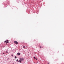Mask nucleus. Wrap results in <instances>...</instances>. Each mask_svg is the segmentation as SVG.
<instances>
[{
  "instance_id": "obj_1",
  "label": "nucleus",
  "mask_w": 64,
  "mask_h": 64,
  "mask_svg": "<svg viewBox=\"0 0 64 64\" xmlns=\"http://www.w3.org/2000/svg\"><path fill=\"white\" fill-rule=\"evenodd\" d=\"M23 60H24V58H21L20 59L19 62L20 63H21V61H23Z\"/></svg>"
},
{
  "instance_id": "obj_2",
  "label": "nucleus",
  "mask_w": 64,
  "mask_h": 64,
  "mask_svg": "<svg viewBox=\"0 0 64 64\" xmlns=\"http://www.w3.org/2000/svg\"><path fill=\"white\" fill-rule=\"evenodd\" d=\"M14 43H15L16 44V45H17L18 44V42H17L14 41Z\"/></svg>"
},
{
  "instance_id": "obj_3",
  "label": "nucleus",
  "mask_w": 64,
  "mask_h": 64,
  "mask_svg": "<svg viewBox=\"0 0 64 64\" xmlns=\"http://www.w3.org/2000/svg\"><path fill=\"white\" fill-rule=\"evenodd\" d=\"M17 54L18 55H20V53L18 52L17 53Z\"/></svg>"
},
{
  "instance_id": "obj_4",
  "label": "nucleus",
  "mask_w": 64,
  "mask_h": 64,
  "mask_svg": "<svg viewBox=\"0 0 64 64\" xmlns=\"http://www.w3.org/2000/svg\"><path fill=\"white\" fill-rule=\"evenodd\" d=\"M23 48H25V46H23Z\"/></svg>"
},
{
  "instance_id": "obj_5",
  "label": "nucleus",
  "mask_w": 64,
  "mask_h": 64,
  "mask_svg": "<svg viewBox=\"0 0 64 64\" xmlns=\"http://www.w3.org/2000/svg\"><path fill=\"white\" fill-rule=\"evenodd\" d=\"M16 61H17V62L18 61V62H19V61L18 60H16Z\"/></svg>"
},
{
  "instance_id": "obj_6",
  "label": "nucleus",
  "mask_w": 64,
  "mask_h": 64,
  "mask_svg": "<svg viewBox=\"0 0 64 64\" xmlns=\"http://www.w3.org/2000/svg\"><path fill=\"white\" fill-rule=\"evenodd\" d=\"M15 58L16 59V58H17V57H16V56H15Z\"/></svg>"
},
{
  "instance_id": "obj_7",
  "label": "nucleus",
  "mask_w": 64,
  "mask_h": 64,
  "mask_svg": "<svg viewBox=\"0 0 64 64\" xmlns=\"http://www.w3.org/2000/svg\"><path fill=\"white\" fill-rule=\"evenodd\" d=\"M4 42H5L6 43H7V42L6 41H5Z\"/></svg>"
},
{
  "instance_id": "obj_8",
  "label": "nucleus",
  "mask_w": 64,
  "mask_h": 64,
  "mask_svg": "<svg viewBox=\"0 0 64 64\" xmlns=\"http://www.w3.org/2000/svg\"><path fill=\"white\" fill-rule=\"evenodd\" d=\"M34 59H35V58H35V56H34Z\"/></svg>"
},
{
  "instance_id": "obj_9",
  "label": "nucleus",
  "mask_w": 64,
  "mask_h": 64,
  "mask_svg": "<svg viewBox=\"0 0 64 64\" xmlns=\"http://www.w3.org/2000/svg\"><path fill=\"white\" fill-rule=\"evenodd\" d=\"M6 43H8V41L6 42Z\"/></svg>"
},
{
  "instance_id": "obj_10",
  "label": "nucleus",
  "mask_w": 64,
  "mask_h": 64,
  "mask_svg": "<svg viewBox=\"0 0 64 64\" xmlns=\"http://www.w3.org/2000/svg\"><path fill=\"white\" fill-rule=\"evenodd\" d=\"M12 57H13V54L12 55Z\"/></svg>"
},
{
  "instance_id": "obj_11",
  "label": "nucleus",
  "mask_w": 64,
  "mask_h": 64,
  "mask_svg": "<svg viewBox=\"0 0 64 64\" xmlns=\"http://www.w3.org/2000/svg\"><path fill=\"white\" fill-rule=\"evenodd\" d=\"M6 53H8V52H7V51H6Z\"/></svg>"
},
{
  "instance_id": "obj_12",
  "label": "nucleus",
  "mask_w": 64,
  "mask_h": 64,
  "mask_svg": "<svg viewBox=\"0 0 64 64\" xmlns=\"http://www.w3.org/2000/svg\"><path fill=\"white\" fill-rule=\"evenodd\" d=\"M40 48H41V46H40Z\"/></svg>"
},
{
  "instance_id": "obj_13",
  "label": "nucleus",
  "mask_w": 64,
  "mask_h": 64,
  "mask_svg": "<svg viewBox=\"0 0 64 64\" xmlns=\"http://www.w3.org/2000/svg\"><path fill=\"white\" fill-rule=\"evenodd\" d=\"M36 60H37V59L36 58Z\"/></svg>"
},
{
  "instance_id": "obj_14",
  "label": "nucleus",
  "mask_w": 64,
  "mask_h": 64,
  "mask_svg": "<svg viewBox=\"0 0 64 64\" xmlns=\"http://www.w3.org/2000/svg\"><path fill=\"white\" fill-rule=\"evenodd\" d=\"M48 64H50L48 62Z\"/></svg>"
},
{
  "instance_id": "obj_15",
  "label": "nucleus",
  "mask_w": 64,
  "mask_h": 64,
  "mask_svg": "<svg viewBox=\"0 0 64 64\" xmlns=\"http://www.w3.org/2000/svg\"><path fill=\"white\" fill-rule=\"evenodd\" d=\"M3 54H4V53H3Z\"/></svg>"
},
{
  "instance_id": "obj_16",
  "label": "nucleus",
  "mask_w": 64,
  "mask_h": 64,
  "mask_svg": "<svg viewBox=\"0 0 64 64\" xmlns=\"http://www.w3.org/2000/svg\"><path fill=\"white\" fill-rule=\"evenodd\" d=\"M9 59V58H8V60Z\"/></svg>"
},
{
  "instance_id": "obj_17",
  "label": "nucleus",
  "mask_w": 64,
  "mask_h": 64,
  "mask_svg": "<svg viewBox=\"0 0 64 64\" xmlns=\"http://www.w3.org/2000/svg\"><path fill=\"white\" fill-rule=\"evenodd\" d=\"M7 40V41H8V40Z\"/></svg>"
}]
</instances>
